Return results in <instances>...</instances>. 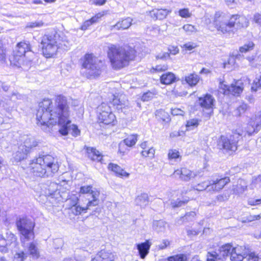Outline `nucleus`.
Here are the masks:
<instances>
[{"label":"nucleus","mask_w":261,"mask_h":261,"mask_svg":"<svg viewBox=\"0 0 261 261\" xmlns=\"http://www.w3.org/2000/svg\"><path fill=\"white\" fill-rule=\"evenodd\" d=\"M215 99L213 97L208 94H206L203 97H200L198 102L200 106L205 109H212L214 106Z\"/></svg>","instance_id":"17"},{"label":"nucleus","mask_w":261,"mask_h":261,"mask_svg":"<svg viewBox=\"0 0 261 261\" xmlns=\"http://www.w3.org/2000/svg\"><path fill=\"white\" fill-rule=\"evenodd\" d=\"M215 25L219 31L223 34H234L236 30L246 28L249 24L248 19L244 16L232 15L231 16L217 13L215 18Z\"/></svg>","instance_id":"3"},{"label":"nucleus","mask_w":261,"mask_h":261,"mask_svg":"<svg viewBox=\"0 0 261 261\" xmlns=\"http://www.w3.org/2000/svg\"><path fill=\"white\" fill-rule=\"evenodd\" d=\"M180 156L178 151L176 149H171L168 152V158L169 159H176Z\"/></svg>","instance_id":"53"},{"label":"nucleus","mask_w":261,"mask_h":261,"mask_svg":"<svg viewBox=\"0 0 261 261\" xmlns=\"http://www.w3.org/2000/svg\"><path fill=\"white\" fill-rule=\"evenodd\" d=\"M25 242L21 243L23 247L28 248L29 254L31 255L33 258H38L39 256V251L36 244L33 242L28 244H26Z\"/></svg>","instance_id":"21"},{"label":"nucleus","mask_w":261,"mask_h":261,"mask_svg":"<svg viewBox=\"0 0 261 261\" xmlns=\"http://www.w3.org/2000/svg\"><path fill=\"white\" fill-rule=\"evenodd\" d=\"M36 116L37 125L45 131L50 125L58 123L61 126L59 132L63 136H66L69 133L74 137L80 134L77 126L71 125L67 100L63 95L57 96L54 103L49 99L40 102Z\"/></svg>","instance_id":"1"},{"label":"nucleus","mask_w":261,"mask_h":261,"mask_svg":"<svg viewBox=\"0 0 261 261\" xmlns=\"http://www.w3.org/2000/svg\"><path fill=\"white\" fill-rule=\"evenodd\" d=\"M171 114L174 116H177V115L183 116L184 114V112L182 110H181V109H178V108L171 109Z\"/></svg>","instance_id":"59"},{"label":"nucleus","mask_w":261,"mask_h":261,"mask_svg":"<svg viewBox=\"0 0 261 261\" xmlns=\"http://www.w3.org/2000/svg\"><path fill=\"white\" fill-rule=\"evenodd\" d=\"M231 249L232 245L230 243H227L220 247L216 251H218L219 257L223 260L227 256H230Z\"/></svg>","instance_id":"25"},{"label":"nucleus","mask_w":261,"mask_h":261,"mask_svg":"<svg viewBox=\"0 0 261 261\" xmlns=\"http://www.w3.org/2000/svg\"><path fill=\"white\" fill-rule=\"evenodd\" d=\"M133 19L130 17H127L121 21H118L115 25L110 27L111 31L114 30H120L127 29L132 24Z\"/></svg>","instance_id":"19"},{"label":"nucleus","mask_w":261,"mask_h":261,"mask_svg":"<svg viewBox=\"0 0 261 261\" xmlns=\"http://www.w3.org/2000/svg\"><path fill=\"white\" fill-rule=\"evenodd\" d=\"M229 181L230 179L228 177L211 180V187L209 188H211L213 192H218L222 189Z\"/></svg>","instance_id":"14"},{"label":"nucleus","mask_w":261,"mask_h":261,"mask_svg":"<svg viewBox=\"0 0 261 261\" xmlns=\"http://www.w3.org/2000/svg\"><path fill=\"white\" fill-rule=\"evenodd\" d=\"M247 60L249 62L250 66L252 67L256 66V64L254 63V62L257 60L255 56L248 57Z\"/></svg>","instance_id":"63"},{"label":"nucleus","mask_w":261,"mask_h":261,"mask_svg":"<svg viewBox=\"0 0 261 261\" xmlns=\"http://www.w3.org/2000/svg\"><path fill=\"white\" fill-rule=\"evenodd\" d=\"M170 245V242L168 240H163L160 244L158 245L159 249H165Z\"/></svg>","instance_id":"58"},{"label":"nucleus","mask_w":261,"mask_h":261,"mask_svg":"<svg viewBox=\"0 0 261 261\" xmlns=\"http://www.w3.org/2000/svg\"><path fill=\"white\" fill-rule=\"evenodd\" d=\"M58 49H62V50H68L70 46V43L67 40L66 37L62 34V36L60 35V39L58 40Z\"/></svg>","instance_id":"36"},{"label":"nucleus","mask_w":261,"mask_h":261,"mask_svg":"<svg viewBox=\"0 0 261 261\" xmlns=\"http://www.w3.org/2000/svg\"><path fill=\"white\" fill-rule=\"evenodd\" d=\"M29 171L34 176L40 177H53L59 170V165L50 155L39 156L32 161Z\"/></svg>","instance_id":"2"},{"label":"nucleus","mask_w":261,"mask_h":261,"mask_svg":"<svg viewBox=\"0 0 261 261\" xmlns=\"http://www.w3.org/2000/svg\"><path fill=\"white\" fill-rule=\"evenodd\" d=\"M92 24H93V23L92 22V21H91V19H89V20H86L83 24L82 25L81 27V29L82 30H86L88 29V28Z\"/></svg>","instance_id":"62"},{"label":"nucleus","mask_w":261,"mask_h":261,"mask_svg":"<svg viewBox=\"0 0 261 261\" xmlns=\"http://www.w3.org/2000/svg\"><path fill=\"white\" fill-rule=\"evenodd\" d=\"M6 58V50L2 44H0V62L4 61Z\"/></svg>","instance_id":"60"},{"label":"nucleus","mask_w":261,"mask_h":261,"mask_svg":"<svg viewBox=\"0 0 261 261\" xmlns=\"http://www.w3.org/2000/svg\"><path fill=\"white\" fill-rule=\"evenodd\" d=\"M248 261H258L259 257L257 254L254 252H250L248 251L247 253Z\"/></svg>","instance_id":"51"},{"label":"nucleus","mask_w":261,"mask_h":261,"mask_svg":"<svg viewBox=\"0 0 261 261\" xmlns=\"http://www.w3.org/2000/svg\"><path fill=\"white\" fill-rule=\"evenodd\" d=\"M173 175L175 177L178 176L181 180L185 181L191 180L197 175L195 172L186 168H181L176 170Z\"/></svg>","instance_id":"12"},{"label":"nucleus","mask_w":261,"mask_h":261,"mask_svg":"<svg viewBox=\"0 0 261 261\" xmlns=\"http://www.w3.org/2000/svg\"><path fill=\"white\" fill-rule=\"evenodd\" d=\"M188 200H181L179 199H177L176 200H173L171 202V204L172 206L174 208L175 207H179L180 206H182L186 203L188 202Z\"/></svg>","instance_id":"49"},{"label":"nucleus","mask_w":261,"mask_h":261,"mask_svg":"<svg viewBox=\"0 0 261 261\" xmlns=\"http://www.w3.org/2000/svg\"><path fill=\"white\" fill-rule=\"evenodd\" d=\"M242 83L239 82H236V84H231V85H227L221 84V88L224 90V94H231L234 96H239L242 92L243 87Z\"/></svg>","instance_id":"10"},{"label":"nucleus","mask_w":261,"mask_h":261,"mask_svg":"<svg viewBox=\"0 0 261 261\" xmlns=\"http://www.w3.org/2000/svg\"><path fill=\"white\" fill-rule=\"evenodd\" d=\"M171 11L166 9H156L151 12V16L156 19L162 20L166 17Z\"/></svg>","instance_id":"26"},{"label":"nucleus","mask_w":261,"mask_h":261,"mask_svg":"<svg viewBox=\"0 0 261 261\" xmlns=\"http://www.w3.org/2000/svg\"><path fill=\"white\" fill-rule=\"evenodd\" d=\"M248 250L245 247L237 245L236 247L232 246L230 253V260L231 261H242L247 256Z\"/></svg>","instance_id":"9"},{"label":"nucleus","mask_w":261,"mask_h":261,"mask_svg":"<svg viewBox=\"0 0 261 261\" xmlns=\"http://www.w3.org/2000/svg\"><path fill=\"white\" fill-rule=\"evenodd\" d=\"M155 115L159 119H162L163 121H166L168 119V115L163 110H158L156 112Z\"/></svg>","instance_id":"48"},{"label":"nucleus","mask_w":261,"mask_h":261,"mask_svg":"<svg viewBox=\"0 0 261 261\" xmlns=\"http://www.w3.org/2000/svg\"><path fill=\"white\" fill-rule=\"evenodd\" d=\"M108 168L115 172L118 176L125 177H128L129 176V174L128 173L125 172L120 166L116 164L110 163L109 164Z\"/></svg>","instance_id":"33"},{"label":"nucleus","mask_w":261,"mask_h":261,"mask_svg":"<svg viewBox=\"0 0 261 261\" xmlns=\"http://www.w3.org/2000/svg\"><path fill=\"white\" fill-rule=\"evenodd\" d=\"M253 20L254 22L261 26V14L256 13L254 15Z\"/></svg>","instance_id":"64"},{"label":"nucleus","mask_w":261,"mask_h":261,"mask_svg":"<svg viewBox=\"0 0 261 261\" xmlns=\"http://www.w3.org/2000/svg\"><path fill=\"white\" fill-rule=\"evenodd\" d=\"M141 147L143 149L141 154L142 156L152 158L154 156L155 150L152 147H147V142L144 141L140 144Z\"/></svg>","instance_id":"30"},{"label":"nucleus","mask_w":261,"mask_h":261,"mask_svg":"<svg viewBox=\"0 0 261 261\" xmlns=\"http://www.w3.org/2000/svg\"><path fill=\"white\" fill-rule=\"evenodd\" d=\"M82 66L86 70L87 77L93 78L100 75L103 63L101 60L93 55L86 54L84 57Z\"/></svg>","instance_id":"5"},{"label":"nucleus","mask_w":261,"mask_h":261,"mask_svg":"<svg viewBox=\"0 0 261 261\" xmlns=\"http://www.w3.org/2000/svg\"><path fill=\"white\" fill-rule=\"evenodd\" d=\"M64 242L61 238H56L53 241V245L55 249L61 248L63 246Z\"/></svg>","instance_id":"54"},{"label":"nucleus","mask_w":261,"mask_h":261,"mask_svg":"<svg viewBox=\"0 0 261 261\" xmlns=\"http://www.w3.org/2000/svg\"><path fill=\"white\" fill-rule=\"evenodd\" d=\"M94 191H98L96 189L93 190L91 186H84L80 188V193L81 194H88V197L92 196V193Z\"/></svg>","instance_id":"42"},{"label":"nucleus","mask_w":261,"mask_h":261,"mask_svg":"<svg viewBox=\"0 0 261 261\" xmlns=\"http://www.w3.org/2000/svg\"><path fill=\"white\" fill-rule=\"evenodd\" d=\"M179 15L183 18H188L190 16V13H189L188 9H182L179 10Z\"/></svg>","instance_id":"55"},{"label":"nucleus","mask_w":261,"mask_h":261,"mask_svg":"<svg viewBox=\"0 0 261 261\" xmlns=\"http://www.w3.org/2000/svg\"><path fill=\"white\" fill-rule=\"evenodd\" d=\"M16 226L18 230L22 235L20 240L21 243L29 241L34 238V223L27 218H19L17 220Z\"/></svg>","instance_id":"6"},{"label":"nucleus","mask_w":261,"mask_h":261,"mask_svg":"<svg viewBox=\"0 0 261 261\" xmlns=\"http://www.w3.org/2000/svg\"><path fill=\"white\" fill-rule=\"evenodd\" d=\"M87 155L89 159L92 161L100 162L102 156L99 151L93 147H88L87 149Z\"/></svg>","instance_id":"27"},{"label":"nucleus","mask_w":261,"mask_h":261,"mask_svg":"<svg viewBox=\"0 0 261 261\" xmlns=\"http://www.w3.org/2000/svg\"><path fill=\"white\" fill-rule=\"evenodd\" d=\"M135 202L137 205L140 206L141 207H145L149 202L148 195L146 193L141 194L136 198Z\"/></svg>","instance_id":"35"},{"label":"nucleus","mask_w":261,"mask_h":261,"mask_svg":"<svg viewBox=\"0 0 261 261\" xmlns=\"http://www.w3.org/2000/svg\"><path fill=\"white\" fill-rule=\"evenodd\" d=\"M42 194L45 196L56 197L59 194L58 191V185L55 182H49V185L44 184L41 187Z\"/></svg>","instance_id":"13"},{"label":"nucleus","mask_w":261,"mask_h":261,"mask_svg":"<svg viewBox=\"0 0 261 261\" xmlns=\"http://www.w3.org/2000/svg\"><path fill=\"white\" fill-rule=\"evenodd\" d=\"M46 25L42 20H38L34 22H28L26 25L27 28H39L45 27Z\"/></svg>","instance_id":"44"},{"label":"nucleus","mask_w":261,"mask_h":261,"mask_svg":"<svg viewBox=\"0 0 261 261\" xmlns=\"http://www.w3.org/2000/svg\"><path fill=\"white\" fill-rule=\"evenodd\" d=\"M99 194V191H94L92 193V196L88 198L89 201L85 207V209L87 210H91L93 207L98 205Z\"/></svg>","instance_id":"22"},{"label":"nucleus","mask_w":261,"mask_h":261,"mask_svg":"<svg viewBox=\"0 0 261 261\" xmlns=\"http://www.w3.org/2000/svg\"><path fill=\"white\" fill-rule=\"evenodd\" d=\"M182 29L188 34L196 32L197 31L196 28L194 25L190 24H185L182 27Z\"/></svg>","instance_id":"50"},{"label":"nucleus","mask_w":261,"mask_h":261,"mask_svg":"<svg viewBox=\"0 0 261 261\" xmlns=\"http://www.w3.org/2000/svg\"><path fill=\"white\" fill-rule=\"evenodd\" d=\"M151 243L148 240L143 243L137 244V248L141 258H144L149 253Z\"/></svg>","instance_id":"20"},{"label":"nucleus","mask_w":261,"mask_h":261,"mask_svg":"<svg viewBox=\"0 0 261 261\" xmlns=\"http://www.w3.org/2000/svg\"><path fill=\"white\" fill-rule=\"evenodd\" d=\"M153 97V94L151 92H147L144 93L142 96V100L144 101H148Z\"/></svg>","instance_id":"57"},{"label":"nucleus","mask_w":261,"mask_h":261,"mask_svg":"<svg viewBox=\"0 0 261 261\" xmlns=\"http://www.w3.org/2000/svg\"><path fill=\"white\" fill-rule=\"evenodd\" d=\"M199 120H198L197 119H192L189 120L187 122V129L189 130H192L194 128H196L199 125Z\"/></svg>","instance_id":"45"},{"label":"nucleus","mask_w":261,"mask_h":261,"mask_svg":"<svg viewBox=\"0 0 261 261\" xmlns=\"http://www.w3.org/2000/svg\"><path fill=\"white\" fill-rule=\"evenodd\" d=\"M168 226L167 223L162 220L153 221L152 223L153 229L158 233L164 232Z\"/></svg>","instance_id":"29"},{"label":"nucleus","mask_w":261,"mask_h":261,"mask_svg":"<svg viewBox=\"0 0 261 261\" xmlns=\"http://www.w3.org/2000/svg\"><path fill=\"white\" fill-rule=\"evenodd\" d=\"M31 51V47L28 42H20L18 43L16 47L15 53L19 55V56H24L27 52Z\"/></svg>","instance_id":"24"},{"label":"nucleus","mask_w":261,"mask_h":261,"mask_svg":"<svg viewBox=\"0 0 261 261\" xmlns=\"http://www.w3.org/2000/svg\"><path fill=\"white\" fill-rule=\"evenodd\" d=\"M37 145V142L34 140L33 138L27 137L23 144H21L20 146H23V149L25 150V151L29 152L30 150L33 147L36 146Z\"/></svg>","instance_id":"32"},{"label":"nucleus","mask_w":261,"mask_h":261,"mask_svg":"<svg viewBox=\"0 0 261 261\" xmlns=\"http://www.w3.org/2000/svg\"><path fill=\"white\" fill-rule=\"evenodd\" d=\"M187 259V255L184 254H180L170 256L167 258L163 259L160 260V261H186Z\"/></svg>","instance_id":"39"},{"label":"nucleus","mask_w":261,"mask_h":261,"mask_svg":"<svg viewBox=\"0 0 261 261\" xmlns=\"http://www.w3.org/2000/svg\"><path fill=\"white\" fill-rule=\"evenodd\" d=\"M258 122L254 117L251 118L246 128V133L250 136L257 133L261 129V122Z\"/></svg>","instance_id":"15"},{"label":"nucleus","mask_w":261,"mask_h":261,"mask_svg":"<svg viewBox=\"0 0 261 261\" xmlns=\"http://www.w3.org/2000/svg\"><path fill=\"white\" fill-rule=\"evenodd\" d=\"M238 136L237 135L230 136L229 138L222 136L219 145L224 149L235 151L238 147Z\"/></svg>","instance_id":"8"},{"label":"nucleus","mask_w":261,"mask_h":261,"mask_svg":"<svg viewBox=\"0 0 261 261\" xmlns=\"http://www.w3.org/2000/svg\"><path fill=\"white\" fill-rule=\"evenodd\" d=\"M136 53V50L129 46L122 47L112 45L109 47L108 56L112 67L114 69H119L135 59Z\"/></svg>","instance_id":"4"},{"label":"nucleus","mask_w":261,"mask_h":261,"mask_svg":"<svg viewBox=\"0 0 261 261\" xmlns=\"http://www.w3.org/2000/svg\"><path fill=\"white\" fill-rule=\"evenodd\" d=\"M97 111L99 123H103L106 125L114 124V122L116 121V117L112 112L111 107L108 103H101L97 108Z\"/></svg>","instance_id":"7"},{"label":"nucleus","mask_w":261,"mask_h":261,"mask_svg":"<svg viewBox=\"0 0 261 261\" xmlns=\"http://www.w3.org/2000/svg\"><path fill=\"white\" fill-rule=\"evenodd\" d=\"M200 80L199 75L195 73H190L185 76V81L190 87L196 86Z\"/></svg>","instance_id":"34"},{"label":"nucleus","mask_w":261,"mask_h":261,"mask_svg":"<svg viewBox=\"0 0 261 261\" xmlns=\"http://www.w3.org/2000/svg\"><path fill=\"white\" fill-rule=\"evenodd\" d=\"M195 216L196 213L194 212H190L185 215L184 220H187L188 221H192Z\"/></svg>","instance_id":"56"},{"label":"nucleus","mask_w":261,"mask_h":261,"mask_svg":"<svg viewBox=\"0 0 261 261\" xmlns=\"http://www.w3.org/2000/svg\"><path fill=\"white\" fill-rule=\"evenodd\" d=\"M91 261H115L114 256L111 252L101 251Z\"/></svg>","instance_id":"23"},{"label":"nucleus","mask_w":261,"mask_h":261,"mask_svg":"<svg viewBox=\"0 0 261 261\" xmlns=\"http://www.w3.org/2000/svg\"><path fill=\"white\" fill-rule=\"evenodd\" d=\"M28 254L23 251H20L15 253L14 259L17 261H24L28 257Z\"/></svg>","instance_id":"47"},{"label":"nucleus","mask_w":261,"mask_h":261,"mask_svg":"<svg viewBox=\"0 0 261 261\" xmlns=\"http://www.w3.org/2000/svg\"><path fill=\"white\" fill-rule=\"evenodd\" d=\"M60 39V34L57 32H53L48 34L45 35L42 39L41 44H57Z\"/></svg>","instance_id":"16"},{"label":"nucleus","mask_w":261,"mask_h":261,"mask_svg":"<svg viewBox=\"0 0 261 261\" xmlns=\"http://www.w3.org/2000/svg\"><path fill=\"white\" fill-rule=\"evenodd\" d=\"M137 140V135H133L129 136L123 140L124 143L127 146L131 147L134 145Z\"/></svg>","instance_id":"41"},{"label":"nucleus","mask_w":261,"mask_h":261,"mask_svg":"<svg viewBox=\"0 0 261 261\" xmlns=\"http://www.w3.org/2000/svg\"><path fill=\"white\" fill-rule=\"evenodd\" d=\"M29 152L25 151L23 146H19L18 150L14 155V158L16 162H20L26 158Z\"/></svg>","instance_id":"37"},{"label":"nucleus","mask_w":261,"mask_h":261,"mask_svg":"<svg viewBox=\"0 0 261 261\" xmlns=\"http://www.w3.org/2000/svg\"><path fill=\"white\" fill-rule=\"evenodd\" d=\"M24 56H19L18 54L15 53L10 60L11 64L17 67H22L24 66Z\"/></svg>","instance_id":"31"},{"label":"nucleus","mask_w":261,"mask_h":261,"mask_svg":"<svg viewBox=\"0 0 261 261\" xmlns=\"http://www.w3.org/2000/svg\"><path fill=\"white\" fill-rule=\"evenodd\" d=\"M207 261H222L221 257H219V255L218 253V251L216 250L209 251L207 254Z\"/></svg>","instance_id":"40"},{"label":"nucleus","mask_w":261,"mask_h":261,"mask_svg":"<svg viewBox=\"0 0 261 261\" xmlns=\"http://www.w3.org/2000/svg\"><path fill=\"white\" fill-rule=\"evenodd\" d=\"M248 203L251 205H255L261 204V199H254L253 198H250L248 200Z\"/></svg>","instance_id":"61"},{"label":"nucleus","mask_w":261,"mask_h":261,"mask_svg":"<svg viewBox=\"0 0 261 261\" xmlns=\"http://www.w3.org/2000/svg\"><path fill=\"white\" fill-rule=\"evenodd\" d=\"M73 213L75 215H77L81 214L82 212L86 213L87 210L85 209V207H82L80 205H77L75 204L74 206V207L72 208Z\"/></svg>","instance_id":"52"},{"label":"nucleus","mask_w":261,"mask_h":261,"mask_svg":"<svg viewBox=\"0 0 261 261\" xmlns=\"http://www.w3.org/2000/svg\"><path fill=\"white\" fill-rule=\"evenodd\" d=\"M211 187L210 180L208 181V184L206 182H203L201 184H198L195 186V189L197 191H201L204 190H207V191L211 192L212 189L209 188Z\"/></svg>","instance_id":"43"},{"label":"nucleus","mask_w":261,"mask_h":261,"mask_svg":"<svg viewBox=\"0 0 261 261\" xmlns=\"http://www.w3.org/2000/svg\"><path fill=\"white\" fill-rule=\"evenodd\" d=\"M247 189V185L245 181L243 179H239L238 185L236 187L233 188V192L236 194L242 193Z\"/></svg>","instance_id":"38"},{"label":"nucleus","mask_w":261,"mask_h":261,"mask_svg":"<svg viewBox=\"0 0 261 261\" xmlns=\"http://www.w3.org/2000/svg\"><path fill=\"white\" fill-rule=\"evenodd\" d=\"M254 44L253 42L249 41L247 43L245 44L243 46H241L240 48V51L242 53H245L247 51L252 50L254 48Z\"/></svg>","instance_id":"46"},{"label":"nucleus","mask_w":261,"mask_h":261,"mask_svg":"<svg viewBox=\"0 0 261 261\" xmlns=\"http://www.w3.org/2000/svg\"><path fill=\"white\" fill-rule=\"evenodd\" d=\"M42 45V49L43 55L46 58L52 57L56 55L58 49V44H44Z\"/></svg>","instance_id":"18"},{"label":"nucleus","mask_w":261,"mask_h":261,"mask_svg":"<svg viewBox=\"0 0 261 261\" xmlns=\"http://www.w3.org/2000/svg\"><path fill=\"white\" fill-rule=\"evenodd\" d=\"M176 79V77L174 74L170 72L164 73L160 77L161 83L165 85L172 84L175 82Z\"/></svg>","instance_id":"28"},{"label":"nucleus","mask_w":261,"mask_h":261,"mask_svg":"<svg viewBox=\"0 0 261 261\" xmlns=\"http://www.w3.org/2000/svg\"><path fill=\"white\" fill-rule=\"evenodd\" d=\"M112 101L111 103L116 109L118 111L123 112L125 113V109H127L128 107V100L125 98L124 95H120L119 97L113 95Z\"/></svg>","instance_id":"11"}]
</instances>
